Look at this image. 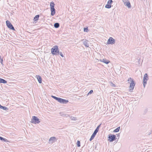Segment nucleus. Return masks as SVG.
I'll return each instance as SVG.
<instances>
[{
    "label": "nucleus",
    "instance_id": "obj_1",
    "mask_svg": "<svg viewBox=\"0 0 152 152\" xmlns=\"http://www.w3.org/2000/svg\"><path fill=\"white\" fill-rule=\"evenodd\" d=\"M51 53L53 55H57L59 54V50L57 45L54 46L51 49Z\"/></svg>",
    "mask_w": 152,
    "mask_h": 152
},
{
    "label": "nucleus",
    "instance_id": "obj_2",
    "mask_svg": "<svg viewBox=\"0 0 152 152\" xmlns=\"http://www.w3.org/2000/svg\"><path fill=\"white\" fill-rule=\"evenodd\" d=\"M40 122L39 119L37 117L34 116L32 117L31 121L32 123L35 124H39Z\"/></svg>",
    "mask_w": 152,
    "mask_h": 152
},
{
    "label": "nucleus",
    "instance_id": "obj_3",
    "mask_svg": "<svg viewBox=\"0 0 152 152\" xmlns=\"http://www.w3.org/2000/svg\"><path fill=\"white\" fill-rule=\"evenodd\" d=\"M148 79L149 78L148 74L147 73L145 74L144 75L143 80V84L144 88L145 87V85L147 83V81Z\"/></svg>",
    "mask_w": 152,
    "mask_h": 152
},
{
    "label": "nucleus",
    "instance_id": "obj_4",
    "mask_svg": "<svg viewBox=\"0 0 152 152\" xmlns=\"http://www.w3.org/2000/svg\"><path fill=\"white\" fill-rule=\"evenodd\" d=\"M108 138H109L108 140L110 142H113L116 139L115 135L112 134H109L108 135Z\"/></svg>",
    "mask_w": 152,
    "mask_h": 152
},
{
    "label": "nucleus",
    "instance_id": "obj_5",
    "mask_svg": "<svg viewBox=\"0 0 152 152\" xmlns=\"http://www.w3.org/2000/svg\"><path fill=\"white\" fill-rule=\"evenodd\" d=\"M6 24L7 27L10 29L12 30H15V29L9 20H7L6 21Z\"/></svg>",
    "mask_w": 152,
    "mask_h": 152
},
{
    "label": "nucleus",
    "instance_id": "obj_6",
    "mask_svg": "<svg viewBox=\"0 0 152 152\" xmlns=\"http://www.w3.org/2000/svg\"><path fill=\"white\" fill-rule=\"evenodd\" d=\"M135 83L134 80H132V82L130 83V86H129V91L131 92L132 91L134 87L135 86Z\"/></svg>",
    "mask_w": 152,
    "mask_h": 152
},
{
    "label": "nucleus",
    "instance_id": "obj_7",
    "mask_svg": "<svg viewBox=\"0 0 152 152\" xmlns=\"http://www.w3.org/2000/svg\"><path fill=\"white\" fill-rule=\"evenodd\" d=\"M115 40L112 37H110L107 41L108 44L113 45L115 43Z\"/></svg>",
    "mask_w": 152,
    "mask_h": 152
},
{
    "label": "nucleus",
    "instance_id": "obj_8",
    "mask_svg": "<svg viewBox=\"0 0 152 152\" xmlns=\"http://www.w3.org/2000/svg\"><path fill=\"white\" fill-rule=\"evenodd\" d=\"M57 139L56 137H51L49 139L48 143L49 144H52L53 142L57 141Z\"/></svg>",
    "mask_w": 152,
    "mask_h": 152
},
{
    "label": "nucleus",
    "instance_id": "obj_9",
    "mask_svg": "<svg viewBox=\"0 0 152 152\" xmlns=\"http://www.w3.org/2000/svg\"><path fill=\"white\" fill-rule=\"evenodd\" d=\"M112 2V0H109L107 2V4L105 6V7L107 9L110 8L111 7V4Z\"/></svg>",
    "mask_w": 152,
    "mask_h": 152
},
{
    "label": "nucleus",
    "instance_id": "obj_10",
    "mask_svg": "<svg viewBox=\"0 0 152 152\" xmlns=\"http://www.w3.org/2000/svg\"><path fill=\"white\" fill-rule=\"evenodd\" d=\"M126 0L127 1L124 2V5L127 6L128 8H130L131 7V5L129 1H128V0Z\"/></svg>",
    "mask_w": 152,
    "mask_h": 152
},
{
    "label": "nucleus",
    "instance_id": "obj_11",
    "mask_svg": "<svg viewBox=\"0 0 152 152\" xmlns=\"http://www.w3.org/2000/svg\"><path fill=\"white\" fill-rule=\"evenodd\" d=\"M68 102L69 101L68 100L61 98L60 103H61L66 104H67Z\"/></svg>",
    "mask_w": 152,
    "mask_h": 152
},
{
    "label": "nucleus",
    "instance_id": "obj_12",
    "mask_svg": "<svg viewBox=\"0 0 152 152\" xmlns=\"http://www.w3.org/2000/svg\"><path fill=\"white\" fill-rule=\"evenodd\" d=\"M50 11L51 12V15L52 16H53L56 13V10L54 8H50Z\"/></svg>",
    "mask_w": 152,
    "mask_h": 152
},
{
    "label": "nucleus",
    "instance_id": "obj_13",
    "mask_svg": "<svg viewBox=\"0 0 152 152\" xmlns=\"http://www.w3.org/2000/svg\"><path fill=\"white\" fill-rule=\"evenodd\" d=\"M100 61L106 64H108L110 62V61L108 60H107L106 59H100Z\"/></svg>",
    "mask_w": 152,
    "mask_h": 152
},
{
    "label": "nucleus",
    "instance_id": "obj_14",
    "mask_svg": "<svg viewBox=\"0 0 152 152\" xmlns=\"http://www.w3.org/2000/svg\"><path fill=\"white\" fill-rule=\"evenodd\" d=\"M36 76L37 77V78L38 80V81L39 83H42V78L41 77L39 76V75H36Z\"/></svg>",
    "mask_w": 152,
    "mask_h": 152
},
{
    "label": "nucleus",
    "instance_id": "obj_15",
    "mask_svg": "<svg viewBox=\"0 0 152 152\" xmlns=\"http://www.w3.org/2000/svg\"><path fill=\"white\" fill-rule=\"evenodd\" d=\"M88 41L87 40H86L83 42V45L86 47H89V45L88 43Z\"/></svg>",
    "mask_w": 152,
    "mask_h": 152
},
{
    "label": "nucleus",
    "instance_id": "obj_16",
    "mask_svg": "<svg viewBox=\"0 0 152 152\" xmlns=\"http://www.w3.org/2000/svg\"><path fill=\"white\" fill-rule=\"evenodd\" d=\"M0 140L3 141L5 142H10L8 140H7V139L4 138L2 137H1L0 136Z\"/></svg>",
    "mask_w": 152,
    "mask_h": 152
},
{
    "label": "nucleus",
    "instance_id": "obj_17",
    "mask_svg": "<svg viewBox=\"0 0 152 152\" xmlns=\"http://www.w3.org/2000/svg\"><path fill=\"white\" fill-rule=\"evenodd\" d=\"M7 83V82L6 80L0 78V83L5 84Z\"/></svg>",
    "mask_w": 152,
    "mask_h": 152
},
{
    "label": "nucleus",
    "instance_id": "obj_18",
    "mask_svg": "<svg viewBox=\"0 0 152 152\" xmlns=\"http://www.w3.org/2000/svg\"><path fill=\"white\" fill-rule=\"evenodd\" d=\"M0 108L3 109L4 110H8V108L5 106H1L0 104Z\"/></svg>",
    "mask_w": 152,
    "mask_h": 152
},
{
    "label": "nucleus",
    "instance_id": "obj_19",
    "mask_svg": "<svg viewBox=\"0 0 152 152\" xmlns=\"http://www.w3.org/2000/svg\"><path fill=\"white\" fill-rule=\"evenodd\" d=\"M50 8H54L55 4L53 1H52L50 4Z\"/></svg>",
    "mask_w": 152,
    "mask_h": 152
},
{
    "label": "nucleus",
    "instance_id": "obj_20",
    "mask_svg": "<svg viewBox=\"0 0 152 152\" xmlns=\"http://www.w3.org/2000/svg\"><path fill=\"white\" fill-rule=\"evenodd\" d=\"M54 26L56 28H58L59 27L60 24L58 23H54Z\"/></svg>",
    "mask_w": 152,
    "mask_h": 152
},
{
    "label": "nucleus",
    "instance_id": "obj_21",
    "mask_svg": "<svg viewBox=\"0 0 152 152\" xmlns=\"http://www.w3.org/2000/svg\"><path fill=\"white\" fill-rule=\"evenodd\" d=\"M39 15H36L34 18V21H36L37 20H38V19L39 17Z\"/></svg>",
    "mask_w": 152,
    "mask_h": 152
},
{
    "label": "nucleus",
    "instance_id": "obj_22",
    "mask_svg": "<svg viewBox=\"0 0 152 152\" xmlns=\"http://www.w3.org/2000/svg\"><path fill=\"white\" fill-rule=\"evenodd\" d=\"M120 129V126L118 127L116 129H115L113 131L114 132H117L119 131Z\"/></svg>",
    "mask_w": 152,
    "mask_h": 152
},
{
    "label": "nucleus",
    "instance_id": "obj_23",
    "mask_svg": "<svg viewBox=\"0 0 152 152\" xmlns=\"http://www.w3.org/2000/svg\"><path fill=\"white\" fill-rule=\"evenodd\" d=\"M83 31L85 32H87L88 31V27H86L84 28H83Z\"/></svg>",
    "mask_w": 152,
    "mask_h": 152
},
{
    "label": "nucleus",
    "instance_id": "obj_24",
    "mask_svg": "<svg viewBox=\"0 0 152 152\" xmlns=\"http://www.w3.org/2000/svg\"><path fill=\"white\" fill-rule=\"evenodd\" d=\"M110 85L111 86L113 87H115L116 86L115 85L111 82H110Z\"/></svg>",
    "mask_w": 152,
    "mask_h": 152
},
{
    "label": "nucleus",
    "instance_id": "obj_25",
    "mask_svg": "<svg viewBox=\"0 0 152 152\" xmlns=\"http://www.w3.org/2000/svg\"><path fill=\"white\" fill-rule=\"evenodd\" d=\"M3 60L2 58H1V56H0V63H1L2 65H4L3 64Z\"/></svg>",
    "mask_w": 152,
    "mask_h": 152
},
{
    "label": "nucleus",
    "instance_id": "obj_26",
    "mask_svg": "<svg viewBox=\"0 0 152 152\" xmlns=\"http://www.w3.org/2000/svg\"><path fill=\"white\" fill-rule=\"evenodd\" d=\"M77 147H80V141L77 140Z\"/></svg>",
    "mask_w": 152,
    "mask_h": 152
},
{
    "label": "nucleus",
    "instance_id": "obj_27",
    "mask_svg": "<svg viewBox=\"0 0 152 152\" xmlns=\"http://www.w3.org/2000/svg\"><path fill=\"white\" fill-rule=\"evenodd\" d=\"M101 125V124H100L99 126H98L97 127H96V129H95V130H97V131H98Z\"/></svg>",
    "mask_w": 152,
    "mask_h": 152
},
{
    "label": "nucleus",
    "instance_id": "obj_28",
    "mask_svg": "<svg viewBox=\"0 0 152 152\" xmlns=\"http://www.w3.org/2000/svg\"><path fill=\"white\" fill-rule=\"evenodd\" d=\"M133 80L131 77H130L128 79V81H131L132 82V80Z\"/></svg>",
    "mask_w": 152,
    "mask_h": 152
},
{
    "label": "nucleus",
    "instance_id": "obj_29",
    "mask_svg": "<svg viewBox=\"0 0 152 152\" xmlns=\"http://www.w3.org/2000/svg\"><path fill=\"white\" fill-rule=\"evenodd\" d=\"M93 90H91L88 93V95L91 94L93 92Z\"/></svg>",
    "mask_w": 152,
    "mask_h": 152
},
{
    "label": "nucleus",
    "instance_id": "obj_30",
    "mask_svg": "<svg viewBox=\"0 0 152 152\" xmlns=\"http://www.w3.org/2000/svg\"><path fill=\"white\" fill-rule=\"evenodd\" d=\"M61 98H60L58 97L56 100L58 101V102H59L60 103V100L61 99Z\"/></svg>",
    "mask_w": 152,
    "mask_h": 152
},
{
    "label": "nucleus",
    "instance_id": "obj_31",
    "mask_svg": "<svg viewBox=\"0 0 152 152\" xmlns=\"http://www.w3.org/2000/svg\"><path fill=\"white\" fill-rule=\"evenodd\" d=\"M51 97L53 98L54 99H56V100L57 99V98H58L57 97H56L55 96H53V95L51 96Z\"/></svg>",
    "mask_w": 152,
    "mask_h": 152
},
{
    "label": "nucleus",
    "instance_id": "obj_32",
    "mask_svg": "<svg viewBox=\"0 0 152 152\" xmlns=\"http://www.w3.org/2000/svg\"><path fill=\"white\" fill-rule=\"evenodd\" d=\"M71 118H72L71 119L72 120H74V121H75V120H77L76 118V117H72Z\"/></svg>",
    "mask_w": 152,
    "mask_h": 152
},
{
    "label": "nucleus",
    "instance_id": "obj_33",
    "mask_svg": "<svg viewBox=\"0 0 152 152\" xmlns=\"http://www.w3.org/2000/svg\"><path fill=\"white\" fill-rule=\"evenodd\" d=\"M59 54L62 57H64V56L62 53L61 52H59Z\"/></svg>",
    "mask_w": 152,
    "mask_h": 152
},
{
    "label": "nucleus",
    "instance_id": "obj_34",
    "mask_svg": "<svg viewBox=\"0 0 152 152\" xmlns=\"http://www.w3.org/2000/svg\"><path fill=\"white\" fill-rule=\"evenodd\" d=\"M98 132V131H97V130H95L93 133L96 135V133Z\"/></svg>",
    "mask_w": 152,
    "mask_h": 152
},
{
    "label": "nucleus",
    "instance_id": "obj_35",
    "mask_svg": "<svg viewBox=\"0 0 152 152\" xmlns=\"http://www.w3.org/2000/svg\"><path fill=\"white\" fill-rule=\"evenodd\" d=\"M96 135L95 134H94L93 133V134H92V135H91V137H93V138H94Z\"/></svg>",
    "mask_w": 152,
    "mask_h": 152
},
{
    "label": "nucleus",
    "instance_id": "obj_36",
    "mask_svg": "<svg viewBox=\"0 0 152 152\" xmlns=\"http://www.w3.org/2000/svg\"><path fill=\"white\" fill-rule=\"evenodd\" d=\"M94 138L91 137L89 139V140L90 141H91Z\"/></svg>",
    "mask_w": 152,
    "mask_h": 152
},
{
    "label": "nucleus",
    "instance_id": "obj_37",
    "mask_svg": "<svg viewBox=\"0 0 152 152\" xmlns=\"http://www.w3.org/2000/svg\"><path fill=\"white\" fill-rule=\"evenodd\" d=\"M116 135L117 136V137H119V136H120V134L119 133L118 134H116Z\"/></svg>",
    "mask_w": 152,
    "mask_h": 152
},
{
    "label": "nucleus",
    "instance_id": "obj_38",
    "mask_svg": "<svg viewBox=\"0 0 152 152\" xmlns=\"http://www.w3.org/2000/svg\"><path fill=\"white\" fill-rule=\"evenodd\" d=\"M152 132H151H151H150L149 133V134H148V135H150V134H151V133H152Z\"/></svg>",
    "mask_w": 152,
    "mask_h": 152
},
{
    "label": "nucleus",
    "instance_id": "obj_39",
    "mask_svg": "<svg viewBox=\"0 0 152 152\" xmlns=\"http://www.w3.org/2000/svg\"><path fill=\"white\" fill-rule=\"evenodd\" d=\"M139 61H140V59H139Z\"/></svg>",
    "mask_w": 152,
    "mask_h": 152
},
{
    "label": "nucleus",
    "instance_id": "obj_40",
    "mask_svg": "<svg viewBox=\"0 0 152 152\" xmlns=\"http://www.w3.org/2000/svg\"><path fill=\"white\" fill-rule=\"evenodd\" d=\"M96 148V146L95 148Z\"/></svg>",
    "mask_w": 152,
    "mask_h": 152
},
{
    "label": "nucleus",
    "instance_id": "obj_41",
    "mask_svg": "<svg viewBox=\"0 0 152 152\" xmlns=\"http://www.w3.org/2000/svg\"><path fill=\"white\" fill-rule=\"evenodd\" d=\"M151 132H152V130H151Z\"/></svg>",
    "mask_w": 152,
    "mask_h": 152
}]
</instances>
